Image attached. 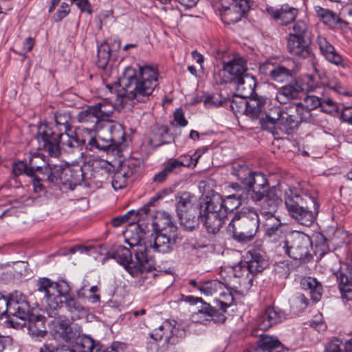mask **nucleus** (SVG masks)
I'll return each instance as SVG.
<instances>
[{
    "mask_svg": "<svg viewBox=\"0 0 352 352\" xmlns=\"http://www.w3.org/2000/svg\"><path fill=\"white\" fill-rule=\"evenodd\" d=\"M158 69L153 65H137V68L126 67L120 82L123 97L134 102L148 101L158 86Z\"/></svg>",
    "mask_w": 352,
    "mask_h": 352,
    "instance_id": "1",
    "label": "nucleus"
},
{
    "mask_svg": "<svg viewBox=\"0 0 352 352\" xmlns=\"http://www.w3.org/2000/svg\"><path fill=\"white\" fill-rule=\"evenodd\" d=\"M232 187L236 192L228 195L226 199L218 194H212L210 197H206L204 202L200 205L199 219L203 222L207 232L212 234H217L224 223V219L227 217V205L228 201L234 199L236 204L230 209L238 208L245 200L243 194L239 193L241 188L238 184H232Z\"/></svg>",
    "mask_w": 352,
    "mask_h": 352,
    "instance_id": "2",
    "label": "nucleus"
},
{
    "mask_svg": "<svg viewBox=\"0 0 352 352\" xmlns=\"http://www.w3.org/2000/svg\"><path fill=\"white\" fill-rule=\"evenodd\" d=\"M69 132H56L46 124H41L36 135L38 148L47 152L51 157H58L61 150L67 153L76 152L82 154L85 140L80 139L72 131L71 133Z\"/></svg>",
    "mask_w": 352,
    "mask_h": 352,
    "instance_id": "3",
    "label": "nucleus"
},
{
    "mask_svg": "<svg viewBox=\"0 0 352 352\" xmlns=\"http://www.w3.org/2000/svg\"><path fill=\"white\" fill-rule=\"evenodd\" d=\"M285 204L289 215L299 224L310 226L316 219L319 204L307 193L300 195L296 188L285 191Z\"/></svg>",
    "mask_w": 352,
    "mask_h": 352,
    "instance_id": "4",
    "label": "nucleus"
},
{
    "mask_svg": "<svg viewBox=\"0 0 352 352\" xmlns=\"http://www.w3.org/2000/svg\"><path fill=\"white\" fill-rule=\"evenodd\" d=\"M135 260L132 259L131 250L120 245L114 250L108 252L107 258H113L122 265L124 269L133 277L139 274L151 270L148 257V249L143 246H139L138 249H133Z\"/></svg>",
    "mask_w": 352,
    "mask_h": 352,
    "instance_id": "5",
    "label": "nucleus"
},
{
    "mask_svg": "<svg viewBox=\"0 0 352 352\" xmlns=\"http://www.w3.org/2000/svg\"><path fill=\"white\" fill-rule=\"evenodd\" d=\"M259 227L258 214L253 208H243L236 212L228 224V230L240 243L251 241Z\"/></svg>",
    "mask_w": 352,
    "mask_h": 352,
    "instance_id": "6",
    "label": "nucleus"
},
{
    "mask_svg": "<svg viewBox=\"0 0 352 352\" xmlns=\"http://www.w3.org/2000/svg\"><path fill=\"white\" fill-rule=\"evenodd\" d=\"M28 313L30 305L22 294L16 292L7 298L0 293V319L7 318L8 322L14 327V317L25 320Z\"/></svg>",
    "mask_w": 352,
    "mask_h": 352,
    "instance_id": "7",
    "label": "nucleus"
},
{
    "mask_svg": "<svg viewBox=\"0 0 352 352\" xmlns=\"http://www.w3.org/2000/svg\"><path fill=\"white\" fill-rule=\"evenodd\" d=\"M311 241L302 232L294 231L286 236L284 241L285 253L294 260L305 262L311 258Z\"/></svg>",
    "mask_w": 352,
    "mask_h": 352,
    "instance_id": "8",
    "label": "nucleus"
},
{
    "mask_svg": "<svg viewBox=\"0 0 352 352\" xmlns=\"http://www.w3.org/2000/svg\"><path fill=\"white\" fill-rule=\"evenodd\" d=\"M309 117V111L301 103H298L283 112L277 129L287 134H292L298 129L299 124Z\"/></svg>",
    "mask_w": 352,
    "mask_h": 352,
    "instance_id": "9",
    "label": "nucleus"
},
{
    "mask_svg": "<svg viewBox=\"0 0 352 352\" xmlns=\"http://www.w3.org/2000/svg\"><path fill=\"white\" fill-rule=\"evenodd\" d=\"M221 16L223 23H235L248 10V0H221Z\"/></svg>",
    "mask_w": 352,
    "mask_h": 352,
    "instance_id": "10",
    "label": "nucleus"
},
{
    "mask_svg": "<svg viewBox=\"0 0 352 352\" xmlns=\"http://www.w3.org/2000/svg\"><path fill=\"white\" fill-rule=\"evenodd\" d=\"M244 187L246 195L254 202L261 201L271 190L267 178L261 173H255L253 178L250 179Z\"/></svg>",
    "mask_w": 352,
    "mask_h": 352,
    "instance_id": "11",
    "label": "nucleus"
},
{
    "mask_svg": "<svg viewBox=\"0 0 352 352\" xmlns=\"http://www.w3.org/2000/svg\"><path fill=\"white\" fill-rule=\"evenodd\" d=\"M192 298V297H188ZM194 302H200L201 306L195 312L192 316V320L196 322L206 323L207 322L213 321L216 323H222L226 320V316L222 312L217 310L215 307H212L210 304L203 302L201 298H193Z\"/></svg>",
    "mask_w": 352,
    "mask_h": 352,
    "instance_id": "12",
    "label": "nucleus"
},
{
    "mask_svg": "<svg viewBox=\"0 0 352 352\" xmlns=\"http://www.w3.org/2000/svg\"><path fill=\"white\" fill-rule=\"evenodd\" d=\"M247 62L241 57L236 56L228 62L223 63L222 73L223 74V82H233L239 78L246 76L247 73Z\"/></svg>",
    "mask_w": 352,
    "mask_h": 352,
    "instance_id": "13",
    "label": "nucleus"
},
{
    "mask_svg": "<svg viewBox=\"0 0 352 352\" xmlns=\"http://www.w3.org/2000/svg\"><path fill=\"white\" fill-rule=\"evenodd\" d=\"M76 333L69 320L65 316L58 317L52 322L51 333L55 339L70 342L76 337Z\"/></svg>",
    "mask_w": 352,
    "mask_h": 352,
    "instance_id": "14",
    "label": "nucleus"
},
{
    "mask_svg": "<svg viewBox=\"0 0 352 352\" xmlns=\"http://www.w3.org/2000/svg\"><path fill=\"white\" fill-rule=\"evenodd\" d=\"M287 50L292 57L297 60L307 59L313 55L306 39L298 38L294 35L287 36Z\"/></svg>",
    "mask_w": 352,
    "mask_h": 352,
    "instance_id": "15",
    "label": "nucleus"
},
{
    "mask_svg": "<svg viewBox=\"0 0 352 352\" xmlns=\"http://www.w3.org/2000/svg\"><path fill=\"white\" fill-rule=\"evenodd\" d=\"M135 171L136 167L133 162L122 163L113 175L111 182L113 188L116 190L125 188L131 182Z\"/></svg>",
    "mask_w": 352,
    "mask_h": 352,
    "instance_id": "16",
    "label": "nucleus"
},
{
    "mask_svg": "<svg viewBox=\"0 0 352 352\" xmlns=\"http://www.w3.org/2000/svg\"><path fill=\"white\" fill-rule=\"evenodd\" d=\"M53 291H56V295H53V298L48 300V315L50 317H56L57 313L56 311L63 306V300L66 296H70L69 292L70 290L69 286L67 282L62 280L58 283H53Z\"/></svg>",
    "mask_w": 352,
    "mask_h": 352,
    "instance_id": "17",
    "label": "nucleus"
},
{
    "mask_svg": "<svg viewBox=\"0 0 352 352\" xmlns=\"http://www.w3.org/2000/svg\"><path fill=\"white\" fill-rule=\"evenodd\" d=\"M179 239L177 228H173L168 232H156L153 248L156 252L167 253L178 243Z\"/></svg>",
    "mask_w": 352,
    "mask_h": 352,
    "instance_id": "18",
    "label": "nucleus"
},
{
    "mask_svg": "<svg viewBox=\"0 0 352 352\" xmlns=\"http://www.w3.org/2000/svg\"><path fill=\"white\" fill-rule=\"evenodd\" d=\"M285 318V312L276 307H268L257 319L259 329L267 330L273 325L281 322Z\"/></svg>",
    "mask_w": 352,
    "mask_h": 352,
    "instance_id": "19",
    "label": "nucleus"
},
{
    "mask_svg": "<svg viewBox=\"0 0 352 352\" xmlns=\"http://www.w3.org/2000/svg\"><path fill=\"white\" fill-rule=\"evenodd\" d=\"M266 12L273 19L283 25L294 21L298 14V10L288 4L282 5L280 8L267 7Z\"/></svg>",
    "mask_w": 352,
    "mask_h": 352,
    "instance_id": "20",
    "label": "nucleus"
},
{
    "mask_svg": "<svg viewBox=\"0 0 352 352\" xmlns=\"http://www.w3.org/2000/svg\"><path fill=\"white\" fill-rule=\"evenodd\" d=\"M260 202V212L261 215L265 218H270L276 216L282 199L277 194L276 188L272 187L271 190L264 197V199Z\"/></svg>",
    "mask_w": 352,
    "mask_h": 352,
    "instance_id": "21",
    "label": "nucleus"
},
{
    "mask_svg": "<svg viewBox=\"0 0 352 352\" xmlns=\"http://www.w3.org/2000/svg\"><path fill=\"white\" fill-rule=\"evenodd\" d=\"M306 79L307 80V87L305 88L307 91L316 92V94L308 95L305 98L306 107H304V108L310 112V109H314L318 107H321L324 87L318 85H314L313 78L310 76H308Z\"/></svg>",
    "mask_w": 352,
    "mask_h": 352,
    "instance_id": "22",
    "label": "nucleus"
},
{
    "mask_svg": "<svg viewBox=\"0 0 352 352\" xmlns=\"http://www.w3.org/2000/svg\"><path fill=\"white\" fill-rule=\"evenodd\" d=\"M263 112L265 116L260 120L262 128L270 131L277 129L284 111L279 106L273 105L270 102V106H266Z\"/></svg>",
    "mask_w": 352,
    "mask_h": 352,
    "instance_id": "23",
    "label": "nucleus"
},
{
    "mask_svg": "<svg viewBox=\"0 0 352 352\" xmlns=\"http://www.w3.org/2000/svg\"><path fill=\"white\" fill-rule=\"evenodd\" d=\"M28 318V332L36 341H41L47 336V331L45 327V318L41 315H31L23 320L25 321Z\"/></svg>",
    "mask_w": 352,
    "mask_h": 352,
    "instance_id": "24",
    "label": "nucleus"
},
{
    "mask_svg": "<svg viewBox=\"0 0 352 352\" xmlns=\"http://www.w3.org/2000/svg\"><path fill=\"white\" fill-rule=\"evenodd\" d=\"M336 277L342 297L346 300L352 299V270L340 268L334 273Z\"/></svg>",
    "mask_w": 352,
    "mask_h": 352,
    "instance_id": "25",
    "label": "nucleus"
},
{
    "mask_svg": "<svg viewBox=\"0 0 352 352\" xmlns=\"http://www.w3.org/2000/svg\"><path fill=\"white\" fill-rule=\"evenodd\" d=\"M260 70L273 80L283 82L292 76V71L283 65H275L270 62L263 64Z\"/></svg>",
    "mask_w": 352,
    "mask_h": 352,
    "instance_id": "26",
    "label": "nucleus"
},
{
    "mask_svg": "<svg viewBox=\"0 0 352 352\" xmlns=\"http://www.w3.org/2000/svg\"><path fill=\"white\" fill-rule=\"evenodd\" d=\"M305 89L298 81L286 85L278 91L276 100L280 104H287L292 100L296 99Z\"/></svg>",
    "mask_w": 352,
    "mask_h": 352,
    "instance_id": "27",
    "label": "nucleus"
},
{
    "mask_svg": "<svg viewBox=\"0 0 352 352\" xmlns=\"http://www.w3.org/2000/svg\"><path fill=\"white\" fill-rule=\"evenodd\" d=\"M316 41L322 54L329 62L336 65L344 66L342 56L336 52L334 47L325 37L319 35L317 37Z\"/></svg>",
    "mask_w": 352,
    "mask_h": 352,
    "instance_id": "28",
    "label": "nucleus"
},
{
    "mask_svg": "<svg viewBox=\"0 0 352 352\" xmlns=\"http://www.w3.org/2000/svg\"><path fill=\"white\" fill-rule=\"evenodd\" d=\"M173 324L170 321L164 322L157 329H155L151 334V337L155 341H159L164 338V340L166 343L173 344L176 342V339L174 338L175 335V322L173 321Z\"/></svg>",
    "mask_w": 352,
    "mask_h": 352,
    "instance_id": "29",
    "label": "nucleus"
},
{
    "mask_svg": "<svg viewBox=\"0 0 352 352\" xmlns=\"http://www.w3.org/2000/svg\"><path fill=\"white\" fill-rule=\"evenodd\" d=\"M266 106H270V100L268 98L258 96L250 98L248 100L245 114L252 118H257L265 110Z\"/></svg>",
    "mask_w": 352,
    "mask_h": 352,
    "instance_id": "30",
    "label": "nucleus"
},
{
    "mask_svg": "<svg viewBox=\"0 0 352 352\" xmlns=\"http://www.w3.org/2000/svg\"><path fill=\"white\" fill-rule=\"evenodd\" d=\"M248 254L245 263L253 275L263 272L267 267V260L260 252L252 250L248 251Z\"/></svg>",
    "mask_w": 352,
    "mask_h": 352,
    "instance_id": "31",
    "label": "nucleus"
},
{
    "mask_svg": "<svg viewBox=\"0 0 352 352\" xmlns=\"http://www.w3.org/2000/svg\"><path fill=\"white\" fill-rule=\"evenodd\" d=\"M63 184L77 186L85 180V173L80 166H65L63 170Z\"/></svg>",
    "mask_w": 352,
    "mask_h": 352,
    "instance_id": "32",
    "label": "nucleus"
},
{
    "mask_svg": "<svg viewBox=\"0 0 352 352\" xmlns=\"http://www.w3.org/2000/svg\"><path fill=\"white\" fill-rule=\"evenodd\" d=\"M43 170L41 175L43 179L50 184H63V176L64 167L62 165L47 164L44 166Z\"/></svg>",
    "mask_w": 352,
    "mask_h": 352,
    "instance_id": "33",
    "label": "nucleus"
},
{
    "mask_svg": "<svg viewBox=\"0 0 352 352\" xmlns=\"http://www.w3.org/2000/svg\"><path fill=\"white\" fill-rule=\"evenodd\" d=\"M324 352H352V337L350 339L333 337L324 345Z\"/></svg>",
    "mask_w": 352,
    "mask_h": 352,
    "instance_id": "34",
    "label": "nucleus"
},
{
    "mask_svg": "<svg viewBox=\"0 0 352 352\" xmlns=\"http://www.w3.org/2000/svg\"><path fill=\"white\" fill-rule=\"evenodd\" d=\"M236 85V89L239 94L243 97L250 98L254 91L256 79L252 75L248 74L243 78L233 82Z\"/></svg>",
    "mask_w": 352,
    "mask_h": 352,
    "instance_id": "35",
    "label": "nucleus"
},
{
    "mask_svg": "<svg viewBox=\"0 0 352 352\" xmlns=\"http://www.w3.org/2000/svg\"><path fill=\"white\" fill-rule=\"evenodd\" d=\"M301 287L305 290H309L311 299L314 302H318L322 296V286L316 278L307 277L302 279Z\"/></svg>",
    "mask_w": 352,
    "mask_h": 352,
    "instance_id": "36",
    "label": "nucleus"
},
{
    "mask_svg": "<svg viewBox=\"0 0 352 352\" xmlns=\"http://www.w3.org/2000/svg\"><path fill=\"white\" fill-rule=\"evenodd\" d=\"M144 232L140 228V225H135V232L132 230L127 229L124 233L125 242L132 248L138 249L139 246H143L147 249L145 243L143 241Z\"/></svg>",
    "mask_w": 352,
    "mask_h": 352,
    "instance_id": "37",
    "label": "nucleus"
},
{
    "mask_svg": "<svg viewBox=\"0 0 352 352\" xmlns=\"http://www.w3.org/2000/svg\"><path fill=\"white\" fill-rule=\"evenodd\" d=\"M193 195L188 192H182L175 196L176 212L177 215L194 210L192 199Z\"/></svg>",
    "mask_w": 352,
    "mask_h": 352,
    "instance_id": "38",
    "label": "nucleus"
},
{
    "mask_svg": "<svg viewBox=\"0 0 352 352\" xmlns=\"http://www.w3.org/2000/svg\"><path fill=\"white\" fill-rule=\"evenodd\" d=\"M233 276L239 278V283L245 285L246 283L252 284L254 275L250 272L247 263L245 262L239 263L231 268Z\"/></svg>",
    "mask_w": 352,
    "mask_h": 352,
    "instance_id": "39",
    "label": "nucleus"
},
{
    "mask_svg": "<svg viewBox=\"0 0 352 352\" xmlns=\"http://www.w3.org/2000/svg\"><path fill=\"white\" fill-rule=\"evenodd\" d=\"M153 227L155 232H168L173 228H177L171 221L170 216L164 212L157 214L153 221Z\"/></svg>",
    "mask_w": 352,
    "mask_h": 352,
    "instance_id": "40",
    "label": "nucleus"
},
{
    "mask_svg": "<svg viewBox=\"0 0 352 352\" xmlns=\"http://www.w3.org/2000/svg\"><path fill=\"white\" fill-rule=\"evenodd\" d=\"M226 284L218 280H211L205 283H199L198 289L206 296H214V300L218 298L219 293Z\"/></svg>",
    "mask_w": 352,
    "mask_h": 352,
    "instance_id": "41",
    "label": "nucleus"
},
{
    "mask_svg": "<svg viewBox=\"0 0 352 352\" xmlns=\"http://www.w3.org/2000/svg\"><path fill=\"white\" fill-rule=\"evenodd\" d=\"M256 172L252 171L245 164H235L231 168V174L235 176L244 186L252 179Z\"/></svg>",
    "mask_w": 352,
    "mask_h": 352,
    "instance_id": "42",
    "label": "nucleus"
},
{
    "mask_svg": "<svg viewBox=\"0 0 352 352\" xmlns=\"http://www.w3.org/2000/svg\"><path fill=\"white\" fill-rule=\"evenodd\" d=\"M78 121L84 123L90 127H95L100 121L97 111L94 106H89L86 109L80 111L78 116Z\"/></svg>",
    "mask_w": 352,
    "mask_h": 352,
    "instance_id": "43",
    "label": "nucleus"
},
{
    "mask_svg": "<svg viewBox=\"0 0 352 352\" xmlns=\"http://www.w3.org/2000/svg\"><path fill=\"white\" fill-rule=\"evenodd\" d=\"M87 146L91 151L98 149V151H109L116 148L110 138H106L100 135L91 138L89 140Z\"/></svg>",
    "mask_w": 352,
    "mask_h": 352,
    "instance_id": "44",
    "label": "nucleus"
},
{
    "mask_svg": "<svg viewBox=\"0 0 352 352\" xmlns=\"http://www.w3.org/2000/svg\"><path fill=\"white\" fill-rule=\"evenodd\" d=\"M65 304L67 311L76 318L87 316L88 310L72 296H66Z\"/></svg>",
    "mask_w": 352,
    "mask_h": 352,
    "instance_id": "45",
    "label": "nucleus"
},
{
    "mask_svg": "<svg viewBox=\"0 0 352 352\" xmlns=\"http://www.w3.org/2000/svg\"><path fill=\"white\" fill-rule=\"evenodd\" d=\"M317 15L321 19L322 22L329 26H334L340 23H345L336 13L328 9L321 7L315 8Z\"/></svg>",
    "mask_w": 352,
    "mask_h": 352,
    "instance_id": "46",
    "label": "nucleus"
},
{
    "mask_svg": "<svg viewBox=\"0 0 352 352\" xmlns=\"http://www.w3.org/2000/svg\"><path fill=\"white\" fill-rule=\"evenodd\" d=\"M54 120L58 132L71 131L72 117L65 111H58L54 114Z\"/></svg>",
    "mask_w": 352,
    "mask_h": 352,
    "instance_id": "47",
    "label": "nucleus"
},
{
    "mask_svg": "<svg viewBox=\"0 0 352 352\" xmlns=\"http://www.w3.org/2000/svg\"><path fill=\"white\" fill-rule=\"evenodd\" d=\"M214 301L217 306L219 307V311L222 312L223 314L226 311L227 308L232 305L234 302V297L226 285Z\"/></svg>",
    "mask_w": 352,
    "mask_h": 352,
    "instance_id": "48",
    "label": "nucleus"
},
{
    "mask_svg": "<svg viewBox=\"0 0 352 352\" xmlns=\"http://www.w3.org/2000/svg\"><path fill=\"white\" fill-rule=\"evenodd\" d=\"M72 349L74 352H89L94 346V340L89 336H80L76 333L74 339Z\"/></svg>",
    "mask_w": 352,
    "mask_h": 352,
    "instance_id": "49",
    "label": "nucleus"
},
{
    "mask_svg": "<svg viewBox=\"0 0 352 352\" xmlns=\"http://www.w3.org/2000/svg\"><path fill=\"white\" fill-rule=\"evenodd\" d=\"M111 46L107 42H104L98 47L97 66L100 69H105L111 57Z\"/></svg>",
    "mask_w": 352,
    "mask_h": 352,
    "instance_id": "50",
    "label": "nucleus"
},
{
    "mask_svg": "<svg viewBox=\"0 0 352 352\" xmlns=\"http://www.w3.org/2000/svg\"><path fill=\"white\" fill-rule=\"evenodd\" d=\"M110 133V138L116 147L121 145L125 141V131L122 125L120 124H115L111 125L109 128Z\"/></svg>",
    "mask_w": 352,
    "mask_h": 352,
    "instance_id": "51",
    "label": "nucleus"
},
{
    "mask_svg": "<svg viewBox=\"0 0 352 352\" xmlns=\"http://www.w3.org/2000/svg\"><path fill=\"white\" fill-rule=\"evenodd\" d=\"M52 285L53 282L47 278H40L37 281V292L43 295V298L45 299L47 304L48 300L50 298H53V295H54ZM48 309H49L47 307V311Z\"/></svg>",
    "mask_w": 352,
    "mask_h": 352,
    "instance_id": "52",
    "label": "nucleus"
},
{
    "mask_svg": "<svg viewBox=\"0 0 352 352\" xmlns=\"http://www.w3.org/2000/svg\"><path fill=\"white\" fill-rule=\"evenodd\" d=\"M93 106L101 120L110 118L114 111L113 104L107 100H103Z\"/></svg>",
    "mask_w": 352,
    "mask_h": 352,
    "instance_id": "53",
    "label": "nucleus"
},
{
    "mask_svg": "<svg viewBox=\"0 0 352 352\" xmlns=\"http://www.w3.org/2000/svg\"><path fill=\"white\" fill-rule=\"evenodd\" d=\"M266 222L265 226L266 227L265 235L269 237H272L278 235L281 233L282 223L278 218L273 216L270 218H265Z\"/></svg>",
    "mask_w": 352,
    "mask_h": 352,
    "instance_id": "54",
    "label": "nucleus"
},
{
    "mask_svg": "<svg viewBox=\"0 0 352 352\" xmlns=\"http://www.w3.org/2000/svg\"><path fill=\"white\" fill-rule=\"evenodd\" d=\"M248 98L241 94H234L232 96L230 108L235 114H244L247 111Z\"/></svg>",
    "mask_w": 352,
    "mask_h": 352,
    "instance_id": "55",
    "label": "nucleus"
},
{
    "mask_svg": "<svg viewBox=\"0 0 352 352\" xmlns=\"http://www.w3.org/2000/svg\"><path fill=\"white\" fill-rule=\"evenodd\" d=\"M280 346V342L272 336H264L259 340L258 348L261 351H272Z\"/></svg>",
    "mask_w": 352,
    "mask_h": 352,
    "instance_id": "56",
    "label": "nucleus"
},
{
    "mask_svg": "<svg viewBox=\"0 0 352 352\" xmlns=\"http://www.w3.org/2000/svg\"><path fill=\"white\" fill-rule=\"evenodd\" d=\"M293 32L289 35H294L298 38L306 39L309 34V28L307 23L303 20L297 21L293 26Z\"/></svg>",
    "mask_w": 352,
    "mask_h": 352,
    "instance_id": "57",
    "label": "nucleus"
},
{
    "mask_svg": "<svg viewBox=\"0 0 352 352\" xmlns=\"http://www.w3.org/2000/svg\"><path fill=\"white\" fill-rule=\"evenodd\" d=\"M177 216L179 219L181 226H182L186 230H192L195 228L197 221L194 210L190 212H186Z\"/></svg>",
    "mask_w": 352,
    "mask_h": 352,
    "instance_id": "58",
    "label": "nucleus"
},
{
    "mask_svg": "<svg viewBox=\"0 0 352 352\" xmlns=\"http://www.w3.org/2000/svg\"><path fill=\"white\" fill-rule=\"evenodd\" d=\"M43 155L40 153H34L31 156L29 160L30 167L32 170V172L34 170L38 171L41 175H42L44 169L45 162L43 159ZM34 173H33V175Z\"/></svg>",
    "mask_w": 352,
    "mask_h": 352,
    "instance_id": "59",
    "label": "nucleus"
},
{
    "mask_svg": "<svg viewBox=\"0 0 352 352\" xmlns=\"http://www.w3.org/2000/svg\"><path fill=\"white\" fill-rule=\"evenodd\" d=\"M327 89L324 88L322 101L321 103L322 110L328 113H333L339 111V106L333 100L326 96Z\"/></svg>",
    "mask_w": 352,
    "mask_h": 352,
    "instance_id": "60",
    "label": "nucleus"
},
{
    "mask_svg": "<svg viewBox=\"0 0 352 352\" xmlns=\"http://www.w3.org/2000/svg\"><path fill=\"white\" fill-rule=\"evenodd\" d=\"M12 173L15 176H19L22 174H25L30 177L33 176L32 170L29 168V167L27 166V164L21 161H19L14 164Z\"/></svg>",
    "mask_w": 352,
    "mask_h": 352,
    "instance_id": "61",
    "label": "nucleus"
},
{
    "mask_svg": "<svg viewBox=\"0 0 352 352\" xmlns=\"http://www.w3.org/2000/svg\"><path fill=\"white\" fill-rule=\"evenodd\" d=\"M198 151H196L193 155H182L178 159L181 167L190 166L193 165L195 166L197 164L198 159L200 157L201 154H197Z\"/></svg>",
    "mask_w": 352,
    "mask_h": 352,
    "instance_id": "62",
    "label": "nucleus"
},
{
    "mask_svg": "<svg viewBox=\"0 0 352 352\" xmlns=\"http://www.w3.org/2000/svg\"><path fill=\"white\" fill-rule=\"evenodd\" d=\"M148 206H144L138 210H131V211H133L135 214L130 217V226L135 227V225H138L137 223L141 219L142 217L148 212Z\"/></svg>",
    "mask_w": 352,
    "mask_h": 352,
    "instance_id": "63",
    "label": "nucleus"
},
{
    "mask_svg": "<svg viewBox=\"0 0 352 352\" xmlns=\"http://www.w3.org/2000/svg\"><path fill=\"white\" fill-rule=\"evenodd\" d=\"M168 174H170L172 173H178L181 170L182 167L179 162V160L177 159H170L166 163V166L164 168Z\"/></svg>",
    "mask_w": 352,
    "mask_h": 352,
    "instance_id": "64",
    "label": "nucleus"
}]
</instances>
